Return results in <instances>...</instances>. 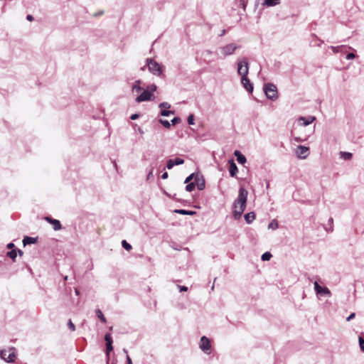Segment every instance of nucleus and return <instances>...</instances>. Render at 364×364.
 I'll return each instance as SVG.
<instances>
[{
  "mask_svg": "<svg viewBox=\"0 0 364 364\" xmlns=\"http://www.w3.org/2000/svg\"><path fill=\"white\" fill-rule=\"evenodd\" d=\"M151 173H151V172H150V173H149V176H151Z\"/></svg>",
  "mask_w": 364,
  "mask_h": 364,
  "instance_id": "3c124183",
  "label": "nucleus"
},
{
  "mask_svg": "<svg viewBox=\"0 0 364 364\" xmlns=\"http://www.w3.org/2000/svg\"><path fill=\"white\" fill-rule=\"evenodd\" d=\"M249 67L246 60H240L237 63V73L241 77H247L248 74Z\"/></svg>",
  "mask_w": 364,
  "mask_h": 364,
  "instance_id": "0eeeda50",
  "label": "nucleus"
},
{
  "mask_svg": "<svg viewBox=\"0 0 364 364\" xmlns=\"http://www.w3.org/2000/svg\"><path fill=\"white\" fill-rule=\"evenodd\" d=\"M355 54H353V53H348V54L346 55V59H347V60H351V59L355 58Z\"/></svg>",
  "mask_w": 364,
  "mask_h": 364,
  "instance_id": "79ce46f5",
  "label": "nucleus"
},
{
  "mask_svg": "<svg viewBox=\"0 0 364 364\" xmlns=\"http://www.w3.org/2000/svg\"><path fill=\"white\" fill-rule=\"evenodd\" d=\"M272 255L269 252H265L262 255V259L263 261H268L271 259Z\"/></svg>",
  "mask_w": 364,
  "mask_h": 364,
  "instance_id": "cd10ccee",
  "label": "nucleus"
},
{
  "mask_svg": "<svg viewBox=\"0 0 364 364\" xmlns=\"http://www.w3.org/2000/svg\"><path fill=\"white\" fill-rule=\"evenodd\" d=\"M194 183L195 186H197L198 190L202 191L205 188V181L200 175L196 174Z\"/></svg>",
  "mask_w": 364,
  "mask_h": 364,
  "instance_id": "f8f14e48",
  "label": "nucleus"
},
{
  "mask_svg": "<svg viewBox=\"0 0 364 364\" xmlns=\"http://www.w3.org/2000/svg\"><path fill=\"white\" fill-rule=\"evenodd\" d=\"M68 328L72 331H74L75 330V325L73 324V323L72 322V321L70 319L68 322Z\"/></svg>",
  "mask_w": 364,
  "mask_h": 364,
  "instance_id": "c9c22d12",
  "label": "nucleus"
},
{
  "mask_svg": "<svg viewBox=\"0 0 364 364\" xmlns=\"http://www.w3.org/2000/svg\"><path fill=\"white\" fill-rule=\"evenodd\" d=\"M175 166L174 161L173 159H169L167 161L166 168L168 169H171Z\"/></svg>",
  "mask_w": 364,
  "mask_h": 364,
  "instance_id": "c756f323",
  "label": "nucleus"
},
{
  "mask_svg": "<svg viewBox=\"0 0 364 364\" xmlns=\"http://www.w3.org/2000/svg\"><path fill=\"white\" fill-rule=\"evenodd\" d=\"M181 122V119L179 117H174L171 120L172 125H176V124L179 123Z\"/></svg>",
  "mask_w": 364,
  "mask_h": 364,
  "instance_id": "ea45409f",
  "label": "nucleus"
},
{
  "mask_svg": "<svg viewBox=\"0 0 364 364\" xmlns=\"http://www.w3.org/2000/svg\"><path fill=\"white\" fill-rule=\"evenodd\" d=\"M173 161H174L175 165H181V164H183L184 163L183 159H180V158H177V159H176Z\"/></svg>",
  "mask_w": 364,
  "mask_h": 364,
  "instance_id": "e433bc0d",
  "label": "nucleus"
},
{
  "mask_svg": "<svg viewBox=\"0 0 364 364\" xmlns=\"http://www.w3.org/2000/svg\"><path fill=\"white\" fill-rule=\"evenodd\" d=\"M296 156L301 159H305L309 155V149L307 146L299 145L295 150Z\"/></svg>",
  "mask_w": 364,
  "mask_h": 364,
  "instance_id": "6e6552de",
  "label": "nucleus"
},
{
  "mask_svg": "<svg viewBox=\"0 0 364 364\" xmlns=\"http://www.w3.org/2000/svg\"><path fill=\"white\" fill-rule=\"evenodd\" d=\"M159 122L166 128L167 129H169L170 127H171V123L167 121V120H164V119H159Z\"/></svg>",
  "mask_w": 364,
  "mask_h": 364,
  "instance_id": "bb28decb",
  "label": "nucleus"
},
{
  "mask_svg": "<svg viewBox=\"0 0 364 364\" xmlns=\"http://www.w3.org/2000/svg\"><path fill=\"white\" fill-rule=\"evenodd\" d=\"M176 213H178L179 214H181V215H193L194 214V212L193 211H191V210H175Z\"/></svg>",
  "mask_w": 364,
  "mask_h": 364,
  "instance_id": "5701e85b",
  "label": "nucleus"
},
{
  "mask_svg": "<svg viewBox=\"0 0 364 364\" xmlns=\"http://www.w3.org/2000/svg\"><path fill=\"white\" fill-rule=\"evenodd\" d=\"M264 93L268 99L275 100L277 99V90L274 85L268 83L264 87Z\"/></svg>",
  "mask_w": 364,
  "mask_h": 364,
  "instance_id": "20e7f679",
  "label": "nucleus"
},
{
  "mask_svg": "<svg viewBox=\"0 0 364 364\" xmlns=\"http://www.w3.org/2000/svg\"><path fill=\"white\" fill-rule=\"evenodd\" d=\"M26 18H27L28 21H31L33 20V16H31V15H28V16H27V17H26Z\"/></svg>",
  "mask_w": 364,
  "mask_h": 364,
  "instance_id": "09e8293b",
  "label": "nucleus"
},
{
  "mask_svg": "<svg viewBox=\"0 0 364 364\" xmlns=\"http://www.w3.org/2000/svg\"><path fill=\"white\" fill-rule=\"evenodd\" d=\"M168 173L167 172H164L162 176H161V178L163 179H166L168 178Z\"/></svg>",
  "mask_w": 364,
  "mask_h": 364,
  "instance_id": "49530a36",
  "label": "nucleus"
},
{
  "mask_svg": "<svg viewBox=\"0 0 364 364\" xmlns=\"http://www.w3.org/2000/svg\"><path fill=\"white\" fill-rule=\"evenodd\" d=\"M314 285L317 294L321 296L325 295L328 297L331 296V293L327 287L320 286L317 282H315Z\"/></svg>",
  "mask_w": 364,
  "mask_h": 364,
  "instance_id": "9d476101",
  "label": "nucleus"
},
{
  "mask_svg": "<svg viewBox=\"0 0 364 364\" xmlns=\"http://www.w3.org/2000/svg\"><path fill=\"white\" fill-rule=\"evenodd\" d=\"M343 48V46H331L330 48L332 50V51L334 53H337L341 51V49Z\"/></svg>",
  "mask_w": 364,
  "mask_h": 364,
  "instance_id": "2f4dec72",
  "label": "nucleus"
},
{
  "mask_svg": "<svg viewBox=\"0 0 364 364\" xmlns=\"http://www.w3.org/2000/svg\"><path fill=\"white\" fill-rule=\"evenodd\" d=\"M96 314H97V317L103 322V323H105L106 322V319L103 315V314L102 313V311L100 310V309H97L96 311Z\"/></svg>",
  "mask_w": 364,
  "mask_h": 364,
  "instance_id": "b1692460",
  "label": "nucleus"
},
{
  "mask_svg": "<svg viewBox=\"0 0 364 364\" xmlns=\"http://www.w3.org/2000/svg\"><path fill=\"white\" fill-rule=\"evenodd\" d=\"M141 81L140 80H136L132 86V92L133 95H136L143 90L141 86Z\"/></svg>",
  "mask_w": 364,
  "mask_h": 364,
  "instance_id": "2eb2a0df",
  "label": "nucleus"
},
{
  "mask_svg": "<svg viewBox=\"0 0 364 364\" xmlns=\"http://www.w3.org/2000/svg\"><path fill=\"white\" fill-rule=\"evenodd\" d=\"M239 46L235 43H229L220 48V51L223 57L232 55Z\"/></svg>",
  "mask_w": 364,
  "mask_h": 364,
  "instance_id": "39448f33",
  "label": "nucleus"
},
{
  "mask_svg": "<svg viewBox=\"0 0 364 364\" xmlns=\"http://www.w3.org/2000/svg\"><path fill=\"white\" fill-rule=\"evenodd\" d=\"M36 242V239L34 237H25L23 240V243L24 245H29V244H33Z\"/></svg>",
  "mask_w": 364,
  "mask_h": 364,
  "instance_id": "412c9836",
  "label": "nucleus"
},
{
  "mask_svg": "<svg viewBox=\"0 0 364 364\" xmlns=\"http://www.w3.org/2000/svg\"><path fill=\"white\" fill-rule=\"evenodd\" d=\"M146 66L150 73L156 76H160L163 73V67L155 60L147 58Z\"/></svg>",
  "mask_w": 364,
  "mask_h": 364,
  "instance_id": "7ed1b4c3",
  "label": "nucleus"
},
{
  "mask_svg": "<svg viewBox=\"0 0 364 364\" xmlns=\"http://www.w3.org/2000/svg\"><path fill=\"white\" fill-rule=\"evenodd\" d=\"M278 222L276 220H272L268 225L269 229L276 230L278 228Z\"/></svg>",
  "mask_w": 364,
  "mask_h": 364,
  "instance_id": "4be33fe9",
  "label": "nucleus"
},
{
  "mask_svg": "<svg viewBox=\"0 0 364 364\" xmlns=\"http://www.w3.org/2000/svg\"><path fill=\"white\" fill-rule=\"evenodd\" d=\"M248 192L244 188H240L238 191V196L232 204L233 217L239 219L242 215L247 204Z\"/></svg>",
  "mask_w": 364,
  "mask_h": 364,
  "instance_id": "f257e3e1",
  "label": "nucleus"
},
{
  "mask_svg": "<svg viewBox=\"0 0 364 364\" xmlns=\"http://www.w3.org/2000/svg\"><path fill=\"white\" fill-rule=\"evenodd\" d=\"M156 85L154 84L149 85L146 89L142 90V92L139 95L135 101L138 103L142 102L151 101L154 99V92L156 90Z\"/></svg>",
  "mask_w": 364,
  "mask_h": 364,
  "instance_id": "f03ea898",
  "label": "nucleus"
},
{
  "mask_svg": "<svg viewBox=\"0 0 364 364\" xmlns=\"http://www.w3.org/2000/svg\"><path fill=\"white\" fill-rule=\"evenodd\" d=\"M46 220L53 225V229L55 230H58L61 229V225L59 220L50 219L49 218H46Z\"/></svg>",
  "mask_w": 364,
  "mask_h": 364,
  "instance_id": "a211bd4d",
  "label": "nucleus"
},
{
  "mask_svg": "<svg viewBox=\"0 0 364 364\" xmlns=\"http://www.w3.org/2000/svg\"><path fill=\"white\" fill-rule=\"evenodd\" d=\"M188 123L189 124H194V117H193V115L191 114L188 117Z\"/></svg>",
  "mask_w": 364,
  "mask_h": 364,
  "instance_id": "58836bf2",
  "label": "nucleus"
},
{
  "mask_svg": "<svg viewBox=\"0 0 364 364\" xmlns=\"http://www.w3.org/2000/svg\"><path fill=\"white\" fill-rule=\"evenodd\" d=\"M196 175L194 173L191 174L189 176H188L185 180V183H189L193 178L195 179Z\"/></svg>",
  "mask_w": 364,
  "mask_h": 364,
  "instance_id": "4c0bfd02",
  "label": "nucleus"
},
{
  "mask_svg": "<svg viewBox=\"0 0 364 364\" xmlns=\"http://www.w3.org/2000/svg\"><path fill=\"white\" fill-rule=\"evenodd\" d=\"M159 107L169 109L171 107V105L168 102H162L159 105Z\"/></svg>",
  "mask_w": 364,
  "mask_h": 364,
  "instance_id": "72a5a7b5",
  "label": "nucleus"
},
{
  "mask_svg": "<svg viewBox=\"0 0 364 364\" xmlns=\"http://www.w3.org/2000/svg\"><path fill=\"white\" fill-rule=\"evenodd\" d=\"M16 255L17 254L16 250H11L8 252V256L13 259H14L16 257Z\"/></svg>",
  "mask_w": 364,
  "mask_h": 364,
  "instance_id": "473e14b6",
  "label": "nucleus"
},
{
  "mask_svg": "<svg viewBox=\"0 0 364 364\" xmlns=\"http://www.w3.org/2000/svg\"><path fill=\"white\" fill-rule=\"evenodd\" d=\"M173 113L174 112L173 111H169V110H166V109H162L161 111V115L164 116V117H168L170 114H173Z\"/></svg>",
  "mask_w": 364,
  "mask_h": 364,
  "instance_id": "c85d7f7f",
  "label": "nucleus"
},
{
  "mask_svg": "<svg viewBox=\"0 0 364 364\" xmlns=\"http://www.w3.org/2000/svg\"><path fill=\"white\" fill-rule=\"evenodd\" d=\"M124 352L127 354V350L126 349H124ZM127 364H132V359L128 355H127Z\"/></svg>",
  "mask_w": 364,
  "mask_h": 364,
  "instance_id": "a19ab883",
  "label": "nucleus"
},
{
  "mask_svg": "<svg viewBox=\"0 0 364 364\" xmlns=\"http://www.w3.org/2000/svg\"><path fill=\"white\" fill-rule=\"evenodd\" d=\"M138 117H139V114H132V115L131 116V117H130V118H131V119H132V120H135V119H136Z\"/></svg>",
  "mask_w": 364,
  "mask_h": 364,
  "instance_id": "a18cd8bd",
  "label": "nucleus"
},
{
  "mask_svg": "<svg viewBox=\"0 0 364 364\" xmlns=\"http://www.w3.org/2000/svg\"><path fill=\"white\" fill-rule=\"evenodd\" d=\"M195 188V183H188L186 186V190L188 192H191L192 191L193 189Z\"/></svg>",
  "mask_w": 364,
  "mask_h": 364,
  "instance_id": "7c9ffc66",
  "label": "nucleus"
},
{
  "mask_svg": "<svg viewBox=\"0 0 364 364\" xmlns=\"http://www.w3.org/2000/svg\"><path fill=\"white\" fill-rule=\"evenodd\" d=\"M228 164L230 165V167H229L230 174L232 177H234V176H235V175L237 173V171H238L237 167L232 159L228 161Z\"/></svg>",
  "mask_w": 364,
  "mask_h": 364,
  "instance_id": "dca6fc26",
  "label": "nucleus"
},
{
  "mask_svg": "<svg viewBox=\"0 0 364 364\" xmlns=\"http://www.w3.org/2000/svg\"><path fill=\"white\" fill-rule=\"evenodd\" d=\"M178 288L180 289L181 291H186L188 290V287H185V286H178Z\"/></svg>",
  "mask_w": 364,
  "mask_h": 364,
  "instance_id": "c03bdc74",
  "label": "nucleus"
},
{
  "mask_svg": "<svg viewBox=\"0 0 364 364\" xmlns=\"http://www.w3.org/2000/svg\"><path fill=\"white\" fill-rule=\"evenodd\" d=\"M244 217H245L246 222L247 223H250L255 220V215L253 212H250V213L245 214Z\"/></svg>",
  "mask_w": 364,
  "mask_h": 364,
  "instance_id": "6ab92c4d",
  "label": "nucleus"
},
{
  "mask_svg": "<svg viewBox=\"0 0 364 364\" xmlns=\"http://www.w3.org/2000/svg\"><path fill=\"white\" fill-rule=\"evenodd\" d=\"M234 155L235 156L239 164H244L246 163L247 160L245 156L240 151H235Z\"/></svg>",
  "mask_w": 364,
  "mask_h": 364,
  "instance_id": "f3484780",
  "label": "nucleus"
},
{
  "mask_svg": "<svg viewBox=\"0 0 364 364\" xmlns=\"http://www.w3.org/2000/svg\"><path fill=\"white\" fill-rule=\"evenodd\" d=\"M1 357L5 361L8 363H11L14 361L16 358V352L15 348H11L9 350H4L1 352Z\"/></svg>",
  "mask_w": 364,
  "mask_h": 364,
  "instance_id": "423d86ee",
  "label": "nucleus"
},
{
  "mask_svg": "<svg viewBox=\"0 0 364 364\" xmlns=\"http://www.w3.org/2000/svg\"><path fill=\"white\" fill-rule=\"evenodd\" d=\"M105 340L106 341V352L107 356L109 353L112 350V339L111 335L109 333H107L105 336Z\"/></svg>",
  "mask_w": 364,
  "mask_h": 364,
  "instance_id": "4468645a",
  "label": "nucleus"
},
{
  "mask_svg": "<svg viewBox=\"0 0 364 364\" xmlns=\"http://www.w3.org/2000/svg\"><path fill=\"white\" fill-rule=\"evenodd\" d=\"M76 294H79V291L77 289H75Z\"/></svg>",
  "mask_w": 364,
  "mask_h": 364,
  "instance_id": "8fccbe9b",
  "label": "nucleus"
},
{
  "mask_svg": "<svg viewBox=\"0 0 364 364\" xmlns=\"http://www.w3.org/2000/svg\"><path fill=\"white\" fill-rule=\"evenodd\" d=\"M200 348L205 353H210L211 345L210 340L206 336H202L199 344Z\"/></svg>",
  "mask_w": 364,
  "mask_h": 364,
  "instance_id": "1a4fd4ad",
  "label": "nucleus"
},
{
  "mask_svg": "<svg viewBox=\"0 0 364 364\" xmlns=\"http://www.w3.org/2000/svg\"><path fill=\"white\" fill-rule=\"evenodd\" d=\"M341 154L346 160H350L352 158V154L349 152H341Z\"/></svg>",
  "mask_w": 364,
  "mask_h": 364,
  "instance_id": "393cba45",
  "label": "nucleus"
},
{
  "mask_svg": "<svg viewBox=\"0 0 364 364\" xmlns=\"http://www.w3.org/2000/svg\"><path fill=\"white\" fill-rule=\"evenodd\" d=\"M316 118L314 117L309 116L307 118H305L304 117H301L298 119V123L301 126H307L310 124H311Z\"/></svg>",
  "mask_w": 364,
  "mask_h": 364,
  "instance_id": "ddd939ff",
  "label": "nucleus"
},
{
  "mask_svg": "<svg viewBox=\"0 0 364 364\" xmlns=\"http://www.w3.org/2000/svg\"><path fill=\"white\" fill-rule=\"evenodd\" d=\"M279 0H264L263 5L267 6H274L279 4Z\"/></svg>",
  "mask_w": 364,
  "mask_h": 364,
  "instance_id": "aec40b11",
  "label": "nucleus"
},
{
  "mask_svg": "<svg viewBox=\"0 0 364 364\" xmlns=\"http://www.w3.org/2000/svg\"><path fill=\"white\" fill-rule=\"evenodd\" d=\"M355 313H352V314H350V316H349L348 317H347L346 320H347L348 321H350L351 319L354 318H355Z\"/></svg>",
  "mask_w": 364,
  "mask_h": 364,
  "instance_id": "37998d69",
  "label": "nucleus"
},
{
  "mask_svg": "<svg viewBox=\"0 0 364 364\" xmlns=\"http://www.w3.org/2000/svg\"><path fill=\"white\" fill-rule=\"evenodd\" d=\"M241 83L243 85L244 88L249 92L250 93H252L253 91V85L250 82V80L247 77H241Z\"/></svg>",
  "mask_w": 364,
  "mask_h": 364,
  "instance_id": "9b49d317",
  "label": "nucleus"
},
{
  "mask_svg": "<svg viewBox=\"0 0 364 364\" xmlns=\"http://www.w3.org/2000/svg\"><path fill=\"white\" fill-rule=\"evenodd\" d=\"M122 247H123L125 250H128V251H129V250H132V245H131L130 244H129L126 240H123V241L122 242Z\"/></svg>",
  "mask_w": 364,
  "mask_h": 364,
  "instance_id": "a878e982",
  "label": "nucleus"
},
{
  "mask_svg": "<svg viewBox=\"0 0 364 364\" xmlns=\"http://www.w3.org/2000/svg\"><path fill=\"white\" fill-rule=\"evenodd\" d=\"M14 247V245L13 243H9L8 245H7V247L9 249H11L12 247Z\"/></svg>",
  "mask_w": 364,
  "mask_h": 364,
  "instance_id": "de8ad7c7",
  "label": "nucleus"
},
{
  "mask_svg": "<svg viewBox=\"0 0 364 364\" xmlns=\"http://www.w3.org/2000/svg\"><path fill=\"white\" fill-rule=\"evenodd\" d=\"M359 346L362 351L364 352V339L361 337H359Z\"/></svg>",
  "mask_w": 364,
  "mask_h": 364,
  "instance_id": "f704fd0d",
  "label": "nucleus"
}]
</instances>
